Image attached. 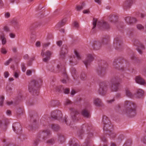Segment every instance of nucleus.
Here are the masks:
<instances>
[{
  "label": "nucleus",
  "mask_w": 146,
  "mask_h": 146,
  "mask_svg": "<svg viewBox=\"0 0 146 146\" xmlns=\"http://www.w3.org/2000/svg\"><path fill=\"white\" fill-rule=\"evenodd\" d=\"M51 134V132L48 129L40 132L37 135V139L34 141V144L35 145H37L38 144V143L40 141L39 138L42 137V139L44 140H45L49 137L50 135Z\"/></svg>",
  "instance_id": "1"
},
{
  "label": "nucleus",
  "mask_w": 146,
  "mask_h": 146,
  "mask_svg": "<svg viewBox=\"0 0 146 146\" xmlns=\"http://www.w3.org/2000/svg\"><path fill=\"white\" fill-rule=\"evenodd\" d=\"M120 79L118 78L113 77L110 81V89L112 92L118 91L119 86V81Z\"/></svg>",
  "instance_id": "2"
},
{
  "label": "nucleus",
  "mask_w": 146,
  "mask_h": 146,
  "mask_svg": "<svg viewBox=\"0 0 146 146\" xmlns=\"http://www.w3.org/2000/svg\"><path fill=\"white\" fill-rule=\"evenodd\" d=\"M137 29L139 30H141L144 29V27L141 24H138L137 25Z\"/></svg>",
  "instance_id": "46"
},
{
  "label": "nucleus",
  "mask_w": 146,
  "mask_h": 146,
  "mask_svg": "<svg viewBox=\"0 0 146 146\" xmlns=\"http://www.w3.org/2000/svg\"><path fill=\"white\" fill-rule=\"evenodd\" d=\"M50 44V43L49 42L45 43L43 44V46L44 48L48 46Z\"/></svg>",
  "instance_id": "63"
},
{
  "label": "nucleus",
  "mask_w": 146,
  "mask_h": 146,
  "mask_svg": "<svg viewBox=\"0 0 146 146\" xmlns=\"http://www.w3.org/2000/svg\"><path fill=\"white\" fill-rule=\"evenodd\" d=\"M136 113V110H123L122 114L127 117H132Z\"/></svg>",
  "instance_id": "8"
},
{
  "label": "nucleus",
  "mask_w": 146,
  "mask_h": 146,
  "mask_svg": "<svg viewBox=\"0 0 146 146\" xmlns=\"http://www.w3.org/2000/svg\"><path fill=\"white\" fill-rule=\"evenodd\" d=\"M58 140L60 142H64L65 141V138L64 136L61 134L58 135Z\"/></svg>",
  "instance_id": "33"
},
{
  "label": "nucleus",
  "mask_w": 146,
  "mask_h": 146,
  "mask_svg": "<svg viewBox=\"0 0 146 146\" xmlns=\"http://www.w3.org/2000/svg\"><path fill=\"white\" fill-rule=\"evenodd\" d=\"M32 71L30 70H28L26 72V74L28 76L30 75L31 74Z\"/></svg>",
  "instance_id": "59"
},
{
  "label": "nucleus",
  "mask_w": 146,
  "mask_h": 146,
  "mask_svg": "<svg viewBox=\"0 0 146 146\" xmlns=\"http://www.w3.org/2000/svg\"><path fill=\"white\" fill-rule=\"evenodd\" d=\"M122 43L121 40L118 37L115 38L113 42V46L116 49L119 48Z\"/></svg>",
  "instance_id": "12"
},
{
  "label": "nucleus",
  "mask_w": 146,
  "mask_h": 146,
  "mask_svg": "<svg viewBox=\"0 0 146 146\" xmlns=\"http://www.w3.org/2000/svg\"><path fill=\"white\" fill-rule=\"evenodd\" d=\"M100 87L98 90V93L102 95H104L107 90L108 87L106 83L105 82H102L100 84Z\"/></svg>",
  "instance_id": "4"
},
{
  "label": "nucleus",
  "mask_w": 146,
  "mask_h": 146,
  "mask_svg": "<svg viewBox=\"0 0 146 146\" xmlns=\"http://www.w3.org/2000/svg\"><path fill=\"white\" fill-rule=\"evenodd\" d=\"M135 80L137 83L140 84L144 85L145 84V80L139 76L136 77Z\"/></svg>",
  "instance_id": "21"
},
{
  "label": "nucleus",
  "mask_w": 146,
  "mask_h": 146,
  "mask_svg": "<svg viewBox=\"0 0 146 146\" xmlns=\"http://www.w3.org/2000/svg\"><path fill=\"white\" fill-rule=\"evenodd\" d=\"M133 3L132 0H126L124 3L123 5L124 8L127 9L129 8Z\"/></svg>",
  "instance_id": "18"
},
{
  "label": "nucleus",
  "mask_w": 146,
  "mask_h": 146,
  "mask_svg": "<svg viewBox=\"0 0 146 146\" xmlns=\"http://www.w3.org/2000/svg\"><path fill=\"white\" fill-rule=\"evenodd\" d=\"M110 121L109 119L105 115H104L102 118V123L103 124L106 123H108Z\"/></svg>",
  "instance_id": "34"
},
{
  "label": "nucleus",
  "mask_w": 146,
  "mask_h": 146,
  "mask_svg": "<svg viewBox=\"0 0 146 146\" xmlns=\"http://www.w3.org/2000/svg\"><path fill=\"white\" fill-rule=\"evenodd\" d=\"M7 51L4 48H3L1 49V52L3 54H5L7 53Z\"/></svg>",
  "instance_id": "52"
},
{
  "label": "nucleus",
  "mask_w": 146,
  "mask_h": 146,
  "mask_svg": "<svg viewBox=\"0 0 146 146\" xmlns=\"http://www.w3.org/2000/svg\"><path fill=\"white\" fill-rule=\"evenodd\" d=\"M97 72L99 76H103L105 74V69L102 67H99L97 70Z\"/></svg>",
  "instance_id": "20"
},
{
  "label": "nucleus",
  "mask_w": 146,
  "mask_h": 146,
  "mask_svg": "<svg viewBox=\"0 0 146 146\" xmlns=\"http://www.w3.org/2000/svg\"><path fill=\"white\" fill-rule=\"evenodd\" d=\"M102 43L99 41H94L93 42L92 46L93 48L96 50L100 49L102 45Z\"/></svg>",
  "instance_id": "13"
},
{
  "label": "nucleus",
  "mask_w": 146,
  "mask_h": 146,
  "mask_svg": "<svg viewBox=\"0 0 146 146\" xmlns=\"http://www.w3.org/2000/svg\"><path fill=\"white\" fill-rule=\"evenodd\" d=\"M131 143L130 142H126L123 146H131Z\"/></svg>",
  "instance_id": "55"
},
{
  "label": "nucleus",
  "mask_w": 146,
  "mask_h": 146,
  "mask_svg": "<svg viewBox=\"0 0 146 146\" xmlns=\"http://www.w3.org/2000/svg\"><path fill=\"white\" fill-rule=\"evenodd\" d=\"M62 87L61 86H56L55 88V90L56 92H60L61 90Z\"/></svg>",
  "instance_id": "43"
},
{
  "label": "nucleus",
  "mask_w": 146,
  "mask_h": 146,
  "mask_svg": "<svg viewBox=\"0 0 146 146\" xmlns=\"http://www.w3.org/2000/svg\"><path fill=\"white\" fill-rule=\"evenodd\" d=\"M55 140L56 139L55 138H53L48 140L47 141L46 143L50 144L52 145L54 143Z\"/></svg>",
  "instance_id": "36"
},
{
  "label": "nucleus",
  "mask_w": 146,
  "mask_h": 146,
  "mask_svg": "<svg viewBox=\"0 0 146 146\" xmlns=\"http://www.w3.org/2000/svg\"><path fill=\"white\" fill-rule=\"evenodd\" d=\"M85 6V4L83 3L80 5H77L76 6V9L77 11H80L83 9V7Z\"/></svg>",
  "instance_id": "31"
},
{
  "label": "nucleus",
  "mask_w": 146,
  "mask_h": 146,
  "mask_svg": "<svg viewBox=\"0 0 146 146\" xmlns=\"http://www.w3.org/2000/svg\"><path fill=\"white\" fill-rule=\"evenodd\" d=\"M37 83L35 80H33L32 81L30 84L29 88V90L30 92L33 93L34 95L35 94L38 95L39 93V91L38 90H36L35 89L36 84Z\"/></svg>",
  "instance_id": "5"
},
{
  "label": "nucleus",
  "mask_w": 146,
  "mask_h": 146,
  "mask_svg": "<svg viewBox=\"0 0 146 146\" xmlns=\"http://www.w3.org/2000/svg\"><path fill=\"white\" fill-rule=\"evenodd\" d=\"M65 76L66 77V79H63L62 80V82L63 83H66L68 80V78L67 76L66 75Z\"/></svg>",
  "instance_id": "56"
},
{
  "label": "nucleus",
  "mask_w": 146,
  "mask_h": 146,
  "mask_svg": "<svg viewBox=\"0 0 146 146\" xmlns=\"http://www.w3.org/2000/svg\"><path fill=\"white\" fill-rule=\"evenodd\" d=\"M76 93V92L75 90H72L70 93L71 96L73 97Z\"/></svg>",
  "instance_id": "53"
},
{
  "label": "nucleus",
  "mask_w": 146,
  "mask_h": 146,
  "mask_svg": "<svg viewBox=\"0 0 146 146\" xmlns=\"http://www.w3.org/2000/svg\"><path fill=\"white\" fill-rule=\"evenodd\" d=\"M66 21V19H63L56 25V27L58 28L62 27L65 24V23Z\"/></svg>",
  "instance_id": "24"
},
{
  "label": "nucleus",
  "mask_w": 146,
  "mask_h": 146,
  "mask_svg": "<svg viewBox=\"0 0 146 146\" xmlns=\"http://www.w3.org/2000/svg\"><path fill=\"white\" fill-rule=\"evenodd\" d=\"M115 100L114 99H112L110 100H107V102L108 104H111Z\"/></svg>",
  "instance_id": "58"
},
{
  "label": "nucleus",
  "mask_w": 146,
  "mask_h": 146,
  "mask_svg": "<svg viewBox=\"0 0 146 146\" xmlns=\"http://www.w3.org/2000/svg\"><path fill=\"white\" fill-rule=\"evenodd\" d=\"M125 93L126 96L129 98L133 97V95L130 90L128 88H126L125 89Z\"/></svg>",
  "instance_id": "25"
},
{
  "label": "nucleus",
  "mask_w": 146,
  "mask_h": 146,
  "mask_svg": "<svg viewBox=\"0 0 146 146\" xmlns=\"http://www.w3.org/2000/svg\"><path fill=\"white\" fill-rule=\"evenodd\" d=\"M137 95L138 98H140L144 94L143 91L141 89H139L137 90Z\"/></svg>",
  "instance_id": "26"
},
{
  "label": "nucleus",
  "mask_w": 146,
  "mask_h": 146,
  "mask_svg": "<svg viewBox=\"0 0 146 146\" xmlns=\"http://www.w3.org/2000/svg\"><path fill=\"white\" fill-rule=\"evenodd\" d=\"M113 65L114 66V67L116 68H118L117 64L116 61H114L113 63Z\"/></svg>",
  "instance_id": "57"
},
{
  "label": "nucleus",
  "mask_w": 146,
  "mask_h": 146,
  "mask_svg": "<svg viewBox=\"0 0 146 146\" xmlns=\"http://www.w3.org/2000/svg\"><path fill=\"white\" fill-rule=\"evenodd\" d=\"M72 102L70 100L67 99L65 101V104L66 105H68L72 104Z\"/></svg>",
  "instance_id": "45"
},
{
  "label": "nucleus",
  "mask_w": 146,
  "mask_h": 146,
  "mask_svg": "<svg viewBox=\"0 0 146 146\" xmlns=\"http://www.w3.org/2000/svg\"><path fill=\"white\" fill-rule=\"evenodd\" d=\"M22 71L23 72H25V71L26 68L24 64H22Z\"/></svg>",
  "instance_id": "64"
},
{
  "label": "nucleus",
  "mask_w": 146,
  "mask_h": 146,
  "mask_svg": "<svg viewBox=\"0 0 146 146\" xmlns=\"http://www.w3.org/2000/svg\"><path fill=\"white\" fill-rule=\"evenodd\" d=\"M23 110H16V112L18 114H21L23 113Z\"/></svg>",
  "instance_id": "62"
},
{
  "label": "nucleus",
  "mask_w": 146,
  "mask_h": 146,
  "mask_svg": "<svg viewBox=\"0 0 146 146\" xmlns=\"http://www.w3.org/2000/svg\"><path fill=\"white\" fill-rule=\"evenodd\" d=\"M45 50H42L41 53V55L42 57H44V55L46 56L45 58H44L43 59V60L45 62H47L49 60L50 58V56L52 54V53L49 51H47L45 53H44V51Z\"/></svg>",
  "instance_id": "9"
},
{
  "label": "nucleus",
  "mask_w": 146,
  "mask_h": 146,
  "mask_svg": "<svg viewBox=\"0 0 146 146\" xmlns=\"http://www.w3.org/2000/svg\"><path fill=\"white\" fill-rule=\"evenodd\" d=\"M117 17L112 15L110 18V21L111 22H115L117 21Z\"/></svg>",
  "instance_id": "40"
},
{
  "label": "nucleus",
  "mask_w": 146,
  "mask_h": 146,
  "mask_svg": "<svg viewBox=\"0 0 146 146\" xmlns=\"http://www.w3.org/2000/svg\"><path fill=\"white\" fill-rule=\"evenodd\" d=\"M69 144L70 146H78L77 143L74 140H71L69 141Z\"/></svg>",
  "instance_id": "38"
},
{
  "label": "nucleus",
  "mask_w": 146,
  "mask_h": 146,
  "mask_svg": "<svg viewBox=\"0 0 146 146\" xmlns=\"http://www.w3.org/2000/svg\"><path fill=\"white\" fill-rule=\"evenodd\" d=\"M71 115L72 117L74 120H79V113L77 110H72Z\"/></svg>",
  "instance_id": "14"
},
{
  "label": "nucleus",
  "mask_w": 146,
  "mask_h": 146,
  "mask_svg": "<svg viewBox=\"0 0 146 146\" xmlns=\"http://www.w3.org/2000/svg\"><path fill=\"white\" fill-rule=\"evenodd\" d=\"M145 49L144 46L142 44L140 45V46L138 48L137 50L139 53L141 54L142 53V50Z\"/></svg>",
  "instance_id": "35"
},
{
  "label": "nucleus",
  "mask_w": 146,
  "mask_h": 146,
  "mask_svg": "<svg viewBox=\"0 0 146 146\" xmlns=\"http://www.w3.org/2000/svg\"><path fill=\"white\" fill-rule=\"evenodd\" d=\"M110 40V39L109 37L105 38H103L101 41L102 44H106L108 43Z\"/></svg>",
  "instance_id": "32"
},
{
  "label": "nucleus",
  "mask_w": 146,
  "mask_h": 146,
  "mask_svg": "<svg viewBox=\"0 0 146 146\" xmlns=\"http://www.w3.org/2000/svg\"><path fill=\"white\" fill-rule=\"evenodd\" d=\"M63 92L65 94H68L69 93L70 89L69 88H66L64 89Z\"/></svg>",
  "instance_id": "48"
},
{
  "label": "nucleus",
  "mask_w": 146,
  "mask_h": 146,
  "mask_svg": "<svg viewBox=\"0 0 146 146\" xmlns=\"http://www.w3.org/2000/svg\"><path fill=\"white\" fill-rule=\"evenodd\" d=\"M60 104V102L58 100H52L49 103V106L51 107L58 106Z\"/></svg>",
  "instance_id": "19"
},
{
  "label": "nucleus",
  "mask_w": 146,
  "mask_h": 146,
  "mask_svg": "<svg viewBox=\"0 0 146 146\" xmlns=\"http://www.w3.org/2000/svg\"><path fill=\"white\" fill-rule=\"evenodd\" d=\"M75 56L78 60H80L81 59V56L79 53L77 51H75Z\"/></svg>",
  "instance_id": "41"
},
{
  "label": "nucleus",
  "mask_w": 146,
  "mask_h": 146,
  "mask_svg": "<svg viewBox=\"0 0 146 146\" xmlns=\"http://www.w3.org/2000/svg\"><path fill=\"white\" fill-rule=\"evenodd\" d=\"M81 115L84 117L89 118L91 117V114L88 110H81L80 111Z\"/></svg>",
  "instance_id": "16"
},
{
  "label": "nucleus",
  "mask_w": 146,
  "mask_h": 146,
  "mask_svg": "<svg viewBox=\"0 0 146 146\" xmlns=\"http://www.w3.org/2000/svg\"><path fill=\"white\" fill-rule=\"evenodd\" d=\"M103 129L104 130L110 131V129L113 128V126L111 125L110 122H108V123H106L104 124Z\"/></svg>",
  "instance_id": "22"
},
{
  "label": "nucleus",
  "mask_w": 146,
  "mask_h": 146,
  "mask_svg": "<svg viewBox=\"0 0 146 146\" xmlns=\"http://www.w3.org/2000/svg\"><path fill=\"white\" fill-rule=\"evenodd\" d=\"M12 60V59L11 58H10L8 60H7L4 63V64L6 66L8 65Z\"/></svg>",
  "instance_id": "47"
},
{
  "label": "nucleus",
  "mask_w": 146,
  "mask_h": 146,
  "mask_svg": "<svg viewBox=\"0 0 146 146\" xmlns=\"http://www.w3.org/2000/svg\"><path fill=\"white\" fill-rule=\"evenodd\" d=\"M125 20L127 23L129 25H131L135 23L137 21L136 19L134 17H126L125 18Z\"/></svg>",
  "instance_id": "15"
},
{
  "label": "nucleus",
  "mask_w": 146,
  "mask_h": 146,
  "mask_svg": "<svg viewBox=\"0 0 146 146\" xmlns=\"http://www.w3.org/2000/svg\"><path fill=\"white\" fill-rule=\"evenodd\" d=\"M86 76L85 73H81L80 76V78L82 80H86Z\"/></svg>",
  "instance_id": "42"
},
{
  "label": "nucleus",
  "mask_w": 146,
  "mask_h": 146,
  "mask_svg": "<svg viewBox=\"0 0 146 146\" xmlns=\"http://www.w3.org/2000/svg\"><path fill=\"white\" fill-rule=\"evenodd\" d=\"M0 38L2 41V44L3 45H4L6 43V39L5 38L4 35H1L0 36Z\"/></svg>",
  "instance_id": "29"
},
{
  "label": "nucleus",
  "mask_w": 146,
  "mask_h": 146,
  "mask_svg": "<svg viewBox=\"0 0 146 146\" xmlns=\"http://www.w3.org/2000/svg\"><path fill=\"white\" fill-rule=\"evenodd\" d=\"M131 105L133 106V108L134 110L139 109L138 106H137L136 105L132 103L129 101H126L124 102L123 104V105L124 107H126L128 106H129L131 107Z\"/></svg>",
  "instance_id": "17"
},
{
  "label": "nucleus",
  "mask_w": 146,
  "mask_h": 146,
  "mask_svg": "<svg viewBox=\"0 0 146 146\" xmlns=\"http://www.w3.org/2000/svg\"><path fill=\"white\" fill-rule=\"evenodd\" d=\"M85 145L86 146H90L91 143L90 141L86 140L85 142Z\"/></svg>",
  "instance_id": "49"
},
{
  "label": "nucleus",
  "mask_w": 146,
  "mask_h": 146,
  "mask_svg": "<svg viewBox=\"0 0 146 146\" xmlns=\"http://www.w3.org/2000/svg\"><path fill=\"white\" fill-rule=\"evenodd\" d=\"M4 100V97L2 96H0V106L3 105Z\"/></svg>",
  "instance_id": "44"
},
{
  "label": "nucleus",
  "mask_w": 146,
  "mask_h": 146,
  "mask_svg": "<svg viewBox=\"0 0 146 146\" xmlns=\"http://www.w3.org/2000/svg\"><path fill=\"white\" fill-rule=\"evenodd\" d=\"M93 102V104L97 106L103 107L104 106L102 100L99 98H94Z\"/></svg>",
  "instance_id": "11"
},
{
  "label": "nucleus",
  "mask_w": 146,
  "mask_h": 146,
  "mask_svg": "<svg viewBox=\"0 0 146 146\" xmlns=\"http://www.w3.org/2000/svg\"><path fill=\"white\" fill-rule=\"evenodd\" d=\"M63 121H64L66 124L67 125H70V122H69V120L68 119V117L65 116L64 117V119H62Z\"/></svg>",
  "instance_id": "39"
},
{
  "label": "nucleus",
  "mask_w": 146,
  "mask_h": 146,
  "mask_svg": "<svg viewBox=\"0 0 146 146\" xmlns=\"http://www.w3.org/2000/svg\"><path fill=\"white\" fill-rule=\"evenodd\" d=\"M51 128L54 131H57L60 129V127L57 124H52L51 125Z\"/></svg>",
  "instance_id": "28"
},
{
  "label": "nucleus",
  "mask_w": 146,
  "mask_h": 146,
  "mask_svg": "<svg viewBox=\"0 0 146 146\" xmlns=\"http://www.w3.org/2000/svg\"><path fill=\"white\" fill-rule=\"evenodd\" d=\"M94 57L92 55L90 54L87 55V56L85 60L83 61V62L86 67L87 68L89 66L91 62L93 61Z\"/></svg>",
  "instance_id": "7"
},
{
  "label": "nucleus",
  "mask_w": 146,
  "mask_h": 146,
  "mask_svg": "<svg viewBox=\"0 0 146 146\" xmlns=\"http://www.w3.org/2000/svg\"><path fill=\"white\" fill-rule=\"evenodd\" d=\"M97 23L98 27L101 29H108L110 28L109 25L106 22L103 21H98L96 19L94 18L93 22V26L92 29H93L95 28L96 26Z\"/></svg>",
  "instance_id": "3"
},
{
  "label": "nucleus",
  "mask_w": 146,
  "mask_h": 146,
  "mask_svg": "<svg viewBox=\"0 0 146 146\" xmlns=\"http://www.w3.org/2000/svg\"><path fill=\"white\" fill-rule=\"evenodd\" d=\"M6 90L7 94H11L12 93V89L10 86H7L6 88Z\"/></svg>",
  "instance_id": "30"
},
{
  "label": "nucleus",
  "mask_w": 146,
  "mask_h": 146,
  "mask_svg": "<svg viewBox=\"0 0 146 146\" xmlns=\"http://www.w3.org/2000/svg\"><path fill=\"white\" fill-rule=\"evenodd\" d=\"M3 30L4 31L8 32L10 31L9 28L7 26H5L3 27Z\"/></svg>",
  "instance_id": "54"
},
{
  "label": "nucleus",
  "mask_w": 146,
  "mask_h": 146,
  "mask_svg": "<svg viewBox=\"0 0 146 146\" xmlns=\"http://www.w3.org/2000/svg\"><path fill=\"white\" fill-rule=\"evenodd\" d=\"M30 121L34 124L36 122V119L38 118V116L36 114H31L30 115Z\"/></svg>",
  "instance_id": "23"
},
{
  "label": "nucleus",
  "mask_w": 146,
  "mask_h": 146,
  "mask_svg": "<svg viewBox=\"0 0 146 146\" xmlns=\"http://www.w3.org/2000/svg\"><path fill=\"white\" fill-rule=\"evenodd\" d=\"M28 129L30 131H32L34 130L33 126L31 125H29L28 127Z\"/></svg>",
  "instance_id": "60"
},
{
  "label": "nucleus",
  "mask_w": 146,
  "mask_h": 146,
  "mask_svg": "<svg viewBox=\"0 0 146 146\" xmlns=\"http://www.w3.org/2000/svg\"><path fill=\"white\" fill-rule=\"evenodd\" d=\"M51 116L52 118L55 119L62 120V114L60 110H55L53 111L51 113Z\"/></svg>",
  "instance_id": "6"
},
{
  "label": "nucleus",
  "mask_w": 146,
  "mask_h": 146,
  "mask_svg": "<svg viewBox=\"0 0 146 146\" xmlns=\"http://www.w3.org/2000/svg\"><path fill=\"white\" fill-rule=\"evenodd\" d=\"M74 25L75 28L76 29H78L79 27V24L76 21L74 22Z\"/></svg>",
  "instance_id": "51"
},
{
  "label": "nucleus",
  "mask_w": 146,
  "mask_h": 146,
  "mask_svg": "<svg viewBox=\"0 0 146 146\" xmlns=\"http://www.w3.org/2000/svg\"><path fill=\"white\" fill-rule=\"evenodd\" d=\"M67 49L66 48H62L60 53L61 57L62 58H63L64 57L65 55L67 53Z\"/></svg>",
  "instance_id": "27"
},
{
  "label": "nucleus",
  "mask_w": 146,
  "mask_h": 146,
  "mask_svg": "<svg viewBox=\"0 0 146 146\" xmlns=\"http://www.w3.org/2000/svg\"><path fill=\"white\" fill-rule=\"evenodd\" d=\"M71 71L72 72V74L73 75V74H76V70L74 68H72L71 69Z\"/></svg>",
  "instance_id": "61"
},
{
  "label": "nucleus",
  "mask_w": 146,
  "mask_h": 146,
  "mask_svg": "<svg viewBox=\"0 0 146 146\" xmlns=\"http://www.w3.org/2000/svg\"><path fill=\"white\" fill-rule=\"evenodd\" d=\"M20 73V71L18 69H17L15 70L13 72L14 76L16 78H18L19 77V74Z\"/></svg>",
  "instance_id": "37"
},
{
  "label": "nucleus",
  "mask_w": 146,
  "mask_h": 146,
  "mask_svg": "<svg viewBox=\"0 0 146 146\" xmlns=\"http://www.w3.org/2000/svg\"><path fill=\"white\" fill-rule=\"evenodd\" d=\"M9 123V120L5 118H4L2 120H0V127L3 129L5 131L7 129L6 125Z\"/></svg>",
  "instance_id": "10"
},
{
  "label": "nucleus",
  "mask_w": 146,
  "mask_h": 146,
  "mask_svg": "<svg viewBox=\"0 0 146 146\" xmlns=\"http://www.w3.org/2000/svg\"><path fill=\"white\" fill-rule=\"evenodd\" d=\"M13 102L12 101H7L6 102V104L8 106H11L13 104Z\"/></svg>",
  "instance_id": "50"
}]
</instances>
